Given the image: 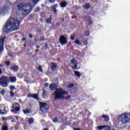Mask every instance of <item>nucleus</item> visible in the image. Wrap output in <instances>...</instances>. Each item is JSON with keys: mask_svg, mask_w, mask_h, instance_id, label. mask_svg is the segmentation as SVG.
<instances>
[{"mask_svg": "<svg viewBox=\"0 0 130 130\" xmlns=\"http://www.w3.org/2000/svg\"><path fill=\"white\" fill-rule=\"evenodd\" d=\"M11 122H16V121H14V120H12Z\"/></svg>", "mask_w": 130, "mask_h": 130, "instance_id": "obj_50", "label": "nucleus"}, {"mask_svg": "<svg viewBox=\"0 0 130 130\" xmlns=\"http://www.w3.org/2000/svg\"><path fill=\"white\" fill-rule=\"evenodd\" d=\"M44 130H48V129L45 128V129H44Z\"/></svg>", "mask_w": 130, "mask_h": 130, "instance_id": "obj_56", "label": "nucleus"}, {"mask_svg": "<svg viewBox=\"0 0 130 130\" xmlns=\"http://www.w3.org/2000/svg\"><path fill=\"white\" fill-rule=\"evenodd\" d=\"M20 107H16L15 108V110L16 112H19L20 111Z\"/></svg>", "mask_w": 130, "mask_h": 130, "instance_id": "obj_22", "label": "nucleus"}, {"mask_svg": "<svg viewBox=\"0 0 130 130\" xmlns=\"http://www.w3.org/2000/svg\"><path fill=\"white\" fill-rule=\"evenodd\" d=\"M31 96H32L33 98H35V99H37V100H38V98L37 94H32V95H31Z\"/></svg>", "mask_w": 130, "mask_h": 130, "instance_id": "obj_25", "label": "nucleus"}, {"mask_svg": "<svg viewBox=\"0 0 130 130\" xmlns=\"http://www.w3.org/2000/svg\"><path fill=\"white\" fill-rule=\"evenodd\" d=\"M49 88L50 90H52V91H54V90H55V89L57 88V86L55 84L53 83L49 85Z\"/></svg>", "mask_w": 130, "mask_h": 130, "instance_id": "obj_12", "label": "nucleus"}, {"mask_svg": "<svg viewBox=\"0 0 130 130\" xmlns=\"http://www.w3.org/2000/svg\"><path fill=\"white\" fill-rule=\"evenodd\" d=\"M61 45H64V44H68V40H67V38L64 36H61L59 40Z\"/></svg>", "mask_w": 130, "mask_h": 130, "instance_id": "obj_9", "label": "nucleus"}, {"mask_svg": "<svg viewBox=\"0 0 130 130\" xmlns=\"http://www.w3.org/2000/svg\"><path fill=\"white\" fill-rule=\"evenodd\" d=\"M13 108H14V107H13Z\"/></svg>", "mask_w": 130, "mask_h": 130, "instance_id": "obj_61", "label": "nucleus"}, {"mask_svg": "<svg viewBox=\"0 0 130 130\" xmlns=\"http://www.w3.org/2000/svg\"><path fill=\"white\" fill-rule=\"evenodd\" d=\"M11 111L14 113H17V112H16L15 110H11Z\"/></svg>", "mask_w": 130, "mask_h": 130, "instance_id": "obj_40", "label": "nucleus"}, {"mask_svg": "<svg viewBox=\"0 0 130 130\" xmlns=\"http://www.w3.org/2000/svg\"><path fill=\"white\" fill-rule=\"evenodd\" d=\"M71 98V95H68L67 96V98H66V100H69V99H70Z\"/></svg>", "mask_w": 130, "mask_h": 130, "instance_id": "obj_38", "label": "nucleus"}, {"mask_svg": "<svg viewBox=\"0 0 130 130\" xmlns=\"http://www.w3.org/2000/svg\"><path fill=\"white\" fill-rule=\"evenodd\" d=\"M22 41H25L26 40V39L25 38H23L22 39Z\"/></svg>", "mask_w": 130, "mask_h": 130, "instance_id": "obj_45", "label": "nucleus"}, {"mask_svg": "<svg viewBox=\"0 0 130 130\" xmlns=\"http://www.w3.org/2000/svg\"><path fill=\"white\" fill-rule=\"evenodd\" d=\"M3 74V72H2V69H0V74Z\"/></svg>", "mask_w": 130, "mask_h": 130, "instance_id": "obj_47", "label": "nucleus"}, {"mask_svg": "<svg viewBox=\"0 0 130 130\" xmlns=\"http://www.w3.org/2000/svg\"><path fill=\"white\" fill-rule=\"evenodd\" d=\"M39 11H40V7H37L35 9V11L36 12H39Z\"/></svg>", "mask_w": 130, "mask_h": 130, "instance_id": "obj_26", "label": "nucleus"}, {"mask_svg": "<svg viewBox=\"0 0 130 130\" xmlns=\"http://www.w3.org/2000/svg\"><path fill=\"white\" fill-rule=\"evenodd\" d=\"M1 114H2V115H4V114H5V112H2Z\"/></svg>", "mask_w": 130, "mask_h": 130, "instance_id": "obj_49", "label": "nucleus"}, {"mask_svg": "<svg viewBox=\"0 0 130 130\" xmlns=\"http://www.w3.org/2000/svg\"><path fill=\"white\" fill-rule=\"evenodd\" d=\"M38 70L39 72H41V73H42L43 72V70L42 69V67L39 66V67L38 69Z\"/></svg>", "mask_w": 130, "mask_h": 130, "instance_id": "obj_23", "label": "nucleus"}, {"mask_svg": "<svg viewBox=\"0 0 130 130\" xmlns=\"http://www.w3.org/2000/svg\"><path fill=\"white\" fill-rule=\"evenodd\" d=\"M5 62H6V65L8 66H10V64H11V62H10V61H6Z\"/></svg>", "mask_w": 130, "mask_h": 130, "instance_id": "obj_35", "label": "nucleus"}, {"mask_svg": "<svg viewBox=\"0 0 130 130\" xmlns=\"http://www.w3.org/2000/svg\"><path fill=\"white\" fill-rule=\"evenodd\" d=\"M40 22H42V21H43V19L42 18H40Z\"/></svg>", "mask_w": 130, "mask_h": 130, "instance_id": "obj_48", "label": "nucleus"}, {"mask_svg": "<svg viewBox=\"0 0 130 130\" xmlns=\"http://www.w3.org/2000/svg\"><path fill=\"white\" fill-rule=\"evenodd\" d=\"M130 120V114L124 113L120 115L117 119L118 123L120 124H125L126 122L129 121Z\"/></svg>", "mask_w": 130, "mask_h": 130, "instance_id": "obj_3", "label": "nucleus"}, {"mask_svg": "<svg viewBox=\"0 0 130 130\" xmlns=\"http://www.w3.org/2000/svg\"><path fill=\"white\" fill-rule=\"evenodd\" d=\"M8 82H9V79L8 76H3L0 78V84L4 88L8 87Z\"/></svg>", "mask_w": 130, "mask_h": 130, "instance_id": "obj_5", "label": "nucleus"}, {"mask_svg": "<svg viewBox=\"0 0 130 130\" xmlns=\"http://www.w3.org/2000/svg\"><path fill=\"white\" fill-rule=\"evenodd\" d=\"M10 90H11V91H14L15 88V86H10Z\"/></svg>", "mask_w": 130, "mask_h": 130, "instance_id": "obj_30", "label": "nucleus"}, {"mask_svg": "<svg viewBox=\"0 0 130 130\" xmlns=\"http://www.w3.org/2000/svg\"><path fill=\"white\" fill-rule=\"evenodd\" d=\"M46 23L47 24H50L51 23V16H50V17L46 20Z\"/></svg>", "mask_w": 130, "mask_h": 130, "instance_id": "obj_19", "label": "nucleus"}, {"mask_svg": "<svg viewBox=\"0 0 130 130\" xmlns=\"http://www.w3.org/2000/svg\"><path fill=\"white\" fill-rule=\"evenodd\" d=\"M98 129L102 130V129H105V130H110V126L108 125H101L97 126Z\"/></svg>", "mask_w": 130, "mask_h": 130, "instance_id": "obj_10", "label": "nucleus"}, {"mask_svg": "<svg viewBox=\"0 0 130 130\" xmlns=\"http://www.w3.org/2000/svg\"><path fill=\"white\" fill-rule=\"evenodd\" d=\"M71 40H75V38L73 36H71Z\"/></svg>", "mask_w": 130, "mask_h": 130, "instance_id": "obj_41", "label": "nucleus"}, {"mask_svg": "<svg viewBox=\"0 0 130 130\" xmlns=\"http://www.w3.org/2000/svg\"><path fill=\"white\" fill-rule=\"evenodd\" d=\"M5 118H5V117L2 118L3 120H4Z\"/></svg>", "mask_w": 130, "mask_h": 130, "instance_id": "obj_55", "label": "nucleus"}, {"mask_svg": "<svg viewBox=\"0 0 130 130\" xmlns=\"http://www.w3.org/2000/svg\"><path fill=\"white\" fill-rule=\"evenodd\" d=\"M9 80L11 83H16L17 81V78L15 76L9 77Z\"/></svg>", "mask_w": 130, "mask_h": 130, "instance_id": "obj_11", "label": "nucleus"}, {"mask_svg": "<svg viewBox=\"0 0 130 130\" xmlns=\"http://www.w3.org/2000/svg\"><path fill=\"white\" fill-rule=\"evenodd\" d=\"M0 93H1V95H4V94H5V93H6V91L5 90H2Z\"/></svg>", "mask_w": 130, "mask_h": 130, "instance_id": "obj_32", "label": "nucleus"}, {"mask_svg": "<svg viewBox=\"0 0 130 130\" xmlns=\"http://www.w3.org/2000/svg\"><path fill=\"white\" fill-rule=\"evenodd\" d=\"M74 74L77 76V77H78V78H80L81 77V74H80V72L79 71H74Z\"/></svg>", "mask_w": 130, "mask_h": 130, "instance_id": "obj_18", "label": "nucleus"}, {"mask_svg": "<svg viewBox=\"0 0 130 130\" xmlns=\"http://www.w3.org/2000/svg\"><path fill=\"white\" fill-rule=\"evenodd\" d=\"M11 9V4L7 3L0 8V14H5L8 10Z\"/></svg>", "mask_w": 130, "mask_h": 130, "instance_id": "obj_6", "label": "nucleus"}, {"mask_svg": "<svg viewBox=\"0 0 130 130\" xmlns=\"http://www.w3.org/2000/svg\"><path fill=\"white\" fill-rule=\"evenodd\" d=\"M56 7H57V5H56Z\"/></svg>", "mask_w": 130, "mask_h": 130, "instance_id": "obj_60", "label": "nucleus"}, {"mask_svg": "<svg viewBox=\"0 0 130 130\" xmlns=\"http://www.w3.org/2000/svg\"><path fill=\"white\" fill-rule=\"evenodd\" d=\"M28 122L30 124H31V123H33L34 122V118L30 117L28 119Z\"/></svg>", "mask_w": 130, "mask_h": 130, "instance_id": "obj_17", "label": "nucleus"}, {"mask_svg": "<svg viewBox=\"0 0 130 130\" xmlns=\"http://www.w3.org/2000/svg\"><path fill=\"white\" fill-rule=\"evenodd\" d=\"M68 94L69 93L66 90H63L61 88H57L56 91L54 92L53 95L55 96L54 99L57 100V99H62L63 95H68Z\"/></svg>", "mask_w": 130, "mask_h": 130, "instance_id": "obj_4", "label": "nucleus"}, {"mask_svg": "<svg viewBox=\"0 0 130 130\" xmlns=\"http://www.w3.org/2000/svg\"><path fill=\"white\" fill-rule=\"evenodd\" d=\"M40 110L44 113H46L48 110V106L45 103L40 102Z\"/></svg>", "mask_w": 130, "mask_h": 130, "instance_id": "obj_7", "label": "nucleus"}, {"mask_svg": "<svg viewBox=\"0 0 130 130\" xmlns=\"http://www.w3.org/2000/svg\"><path fill=\"white\" fill-rule=\"evenodd\" d=\"M3 130H8V127L7 126H4L2 128Z\"/></svg>", "mask_w": 130, "mask_h": 130, "instance_id": "obj_33", "label": "nucleus"}, {"mask_svg": "<svg viewBox=\"0 0 130 130\" xmlns=\"http://www.w3.org/2000/svg\"><path fill=\"white\" fill-rule=\"evenodd\" d=\"M74 42L75 43H76V44H79V45H81V43H80L78 40H76Z\"/></svg>", "mask_w": 130, "mask_h": 130, "instance_id": "obj_27", "label": "nucleus"}, {"mask_svg": "<svg viewBox=\"0 0 130 130\" xmlns=\"http://www.w3.org/2000/svg\"><path fill=\"white\" fill-rule=\"evenodd\" d=\"M74 70H77V63H74Z\"/></svg>", "mask_w": 130, "mask_h": 130, "instance_id": "obj_39", "label": "nucleus"}, {"mask_svg": "<svg viewBox=\"0 0 130 130\" xmlns=\"http://www.w3.org/2000/svg\"><path fill=\"white\" fill-rule=\"evenodd\" d=\"M17 8L18 10H20L22 12V14L24 16H27L29 15L32 10H33V6H30V4H25L24 3H21L18 5Z\"/></svg>", "mask_w": 130, "mask_h": 130, "instance_id": "obj_2", "label": "nucleus"}, {"mask_svg": "<svg viewBox=\"0 0 130 130\" xmlns=\"http://www.w3.org/2000/svg\"><path fill=\"white\" fill-rule=\"evenodd\" d=\"M39 2V0H33V3L34 4H37V3H38Z\"/></svg>", "mask_w": 130, "mask_h": 130, "instance_id": "obj_37", "label": "nucleus"}, {"mask_svg": "<svg viewBox=\"0 0 130 130\" xmlns=\"http://www.w3.org/2000/svg\"><path fill=\"white\" fill-rule=\"evenodd\" d=\"M12 69L13 70V71L14 72H17V71H18L19 70V69L18 68V66L13 67Z\"/></svg>", "mask_w": 130, "mask_h": 130, "instance_id": "obj_20", "label": "nucleus"}, {"mask_svg": "<svg viewBox=\"0 0 130 130\" xmlns=\"http://www.w3.org/2000/svg\"><path fill=\"white\" fill-rule=\"evenodd\" d=\"M15 104H16L17 105H20L18 103H15Z\"/></svg>", "mask_w": 130, "mask_h": 130, "instance_id": "obj_52", "label": "nucleus"}, {"mask_svg": "<svg viewBox=\"0 0 130 130\" xmlns=\"http://www.w3.org/2000/svg\"><path fill=\"white\" fill-rule=\"evenodd\" d=\"M38 51H39V50H38V49H37V50H36V52H38Z\"/></svg>", "mask_w": 130, "mask_h": 130, "instance_id": "obj_53", "label": "nucleus"}, {"mask_svg": "<svg viewBox=\"0 0 130 130\" xmlns=\"http://www.w3.org/2000/svg\"><path fill=\"white\" fill-rule=\"evenodd\" d=\"M8 55L10 57H14V55H13V54L11 53H8Z\"/></svg>", "mask_w": 130, "mask_h": 130, "instance_id": "obj_36", "label": "nucleus"}, {"mask_svg": "<svg viewBox=\"0 0 130 130\" xmlns=\"http://www.w3.org/2000/svg\"><path fill=\"white\" fill-rule=\"evenodd\" d=\"M23 112L24 113V114H28L30 113V110H29V109L27 108L23 110Z\"/></svg>", "mask_w": 130, "mask_h": 130, "instance_id": "obj_15", "label": "nucleus"}, {"mask_svg": "<svg viewBox=\"0 0 130 130\" xmlns=\"http://www.w3.org/2000/svg\"><path fill=\"white\" fill-rule=\"evenodd\" d=\"M51 68L52 71H55L56 70V67H57V64L54 62H52L51 63Z\"/></svg>", "mask_w": 130, "mask_h": 130, "instance_id": "obj_13", "label": "nucleus"}, {"mask_svg": "<svg viewBox=\"0 0 130 130\" xmlns=\"http://www.w3.org/2000/svg\"><path fill=\"white\" fill-rule=\"evenodd\" d=\"M61 8H66L68 6V3L66 2H62L60 4Z\"/></svg>", "mask_w": 130, "mask_h": 130, "instance_id": "obj_14", "label": "nucleus"}, {"mask_svg": "<svg viewBox=\"0 0 130 130\" xmlns=\"http://www.w3.org/2000/svg\"><path fill=\"white\" fill-rule=\"evenodd\" d=\"M58 121V120H57V117H55L54 119L53 120V122H57Z\"/></svg>", "mask_w": 130, "mask_h": 130, "instance_id": "obj_29", "label": "nucleus"}, {"mask_svg": "<svg viewBox=\"0 0 130 130\" xmlns=\"http://www.w3.org/2000/svg\"><path fill=\"white\" fill-rule=\"evenodd\" d=\"M20 22L17 19H15L11 17L8 19L6 25L4 26V30L5 32H11V31H16L19 29Z\"/></svg>", "mask_w": 130, "mask_h": 130, "instance_id": "obj_1", "label": "nucleus"}, {"mask_svg": "<svg viewBox=\"0 0 130 130\" xmlns=\"http://www.w3.org/2000/svg\"><path fill=\"white\" fill-rule=\"evenodd\" d=\"M0 114H2V110L0 111Z\"/></svg>", "mask_w": 130, "mask_h": 130, "instance_id": "obj_57", "label": "nucleus"}, {"mask_svg": "<svg viewBox=\"0 0 130 130\" xmlns=\"http://www.w3.org/2000/svg\"><path fill=\"white\" fill-rule=\"evenodd\" d=\"M5 36L0 37V54L3 53V50H4V43H5Z\"/></svg>", "mask_w": 130, "mask_h": 130, "instance_id": "obj_8", "label": "nucleus"}, {"mask_svg": "<svg viewBox=\"0 0 130 130\" xmlns=\"http://www.w3.org/2000/svg\"><path fill=\"white\" fill-rule=\"evenodd\" d=\"M90 7H91L90 4H86L84 6V9H85V10H88Z\"/></svg>", "mask_w": 130, "mask_h": 130, "instance_id": "obj_21", "label": "nucleus"}, {"mask_svg": "<svg viewBox=\"0 0 130 130\" xmlns=\"http://www.w3.org/2000/svg\"><path fill=\"white\" fill-rule=\"evenodd\" d=\"M45 87H48V83H46L45 84Z\"/></svg>", "mask_w": 130, "mask_h": 130, "instance_id": "obj_43", "label": "nucleus"}, {"mask_svg": "<svg viewBox=\"0 0 130 130\" xmlns=\"http://www.w3.org/2000/svg\"><path fill=\"white\" fill-rule=\"evenodd\" d=\"M74 87V84H70L69 85L68 88H73Z\"/></svg>", "mask_w": 130, "mask_h": 130, "instance_id": "obj_34", "label": "nucleus"}, {"mask_svg": "<svg viewBox=\"0 0 130 130\" xmlns=\"http://www.w3.org/2000/svg\"><path fill=\"white\" fill-rule=\"evenodd\" d=\"M72 68L73 70H75V66H72Z\"/></svg>", "mask_w": 130, "mask_h": 130, "instance_id": "obj_51", "label": "nucleus"}, {"mask_svg": "<svg viewBox=\"0 0 130 130\" xmlns=\"http://www.w3.org/2000/svg\"><path fill=\"white\" fill-rule=\"evenodd\" d=\"M43 93H42V96H46V94H47V92L45 90H43Z\"/></svg>", "mask_w": 130, "mask_h": 130, "instance_id": "obj_24", "label": "nucleus"}, {"mask_svg": "<svg viewBox=\"0 0 130 130\" xmlns=\"http://www.w3.org/2000/svg\"><path fill=\"white\" fill-rule=\"evenodd\" d=\"M74 130H81L80 128H74Z\"/></svg>", "mask_w": 130, "mask_h": 130, "instance_id": "obj_44", "label": "nucleus"}, {"mask_svg": "<svg viewBox=\"0 0 130 130\" xmlns=\"http://www.w3.org/2000/svg\"><path fill=\"white\" fill-rule=\"evenodd\" d=\"M71 63H77V61L75 60V59H73V60H71Z\"/></svg>", "mask_w": 130, "mask_h": 130, "instance_id": "obj_31", "label": "nucleus"}, {"mask_svg": "<svg viewBox=\"0 0 130 130\" xmlns=\"http://www.w3.org/2000/svg\"><path fill=\"white\" fill-rule=\"evenodd\" d=\"M102 117H103L104 118H105V121H109V117L105 115H103L102 116Z\"/></svg>", "mask_w": 130, "mask_h": 130, "instance_id": "obj_16", "label": "nucleus"}, {"mask_svg": "<svg viewBox=\"0 0 130 130\" xmlns=\"http://www.w3.org/2000/svg\"><path fill=\"white\" fill-rule=\"evenodd\" d=\"M29 38H33V37L32 36V35H31V34H30L29 35Z\"/></svg>", "mask_w": 130, "mask_h": 130, "instance_id": "obj_42", "label": "nucleus"}, {"mask_svg": "<svg viewBox=\"0 0 130 130\" xmlns=\"http://www.w3.org/2000/svg\"><path fill=\"white\" fill-rule=\"evenodd\" d=\"M10 94L11 97H14V96L15 95L14 93V92H13V91H10Z\"/></svg>", "mask_w": 130, "mask_h": 130, "instance_id": "obj_28", "label": "nucleus"}, {"mask_svg": "<svg viewBox=\"0 0 130 130\" xmlns=\"http://www.w3.org/2000/svg\"><path fill=\"white\" fill-rule=\"evenodd\" d=\"M0 67H3V65L2 64H0Z\"/></svg>", "mask_w": 130, "mask_h": 130, "instance_id": "obj_59", "label": "nucleus"}, {"mask_svg": "<svg viewBox=\"0 0 130 130\" xmlns=\"http://www.w3.org/2000/svg\"><path fill=\"white\" fill-rule=\"evenodd\" d=\"M54 12L55 13H56V10H54Z\"/></svg>", "mask_w": 130, "mask_h": 130, "instance_id": "obj_58", "label": "nucleus"}, {"mask_svg": "<svg viewBox=\"0 0 130 130\" xmlns=\"http://www.w3.org/2000/svg\"><path fill=\"white\" fill-rule=\"evenodd\" d=\"M40 47H39V46H37V48H40Z\"/></svg>", "mask_w": 130, "mask_h": 130, "instance_id": "obj_54", "label": "nucleus"}, {"mask_svg": "<svg viewBox=\"0 0 130 130\" xmlns=\"http://www.w3.org/2000/svg\"><path fill=\"white\" fill-rule=\"evenodd\" d=\"M18 102H19V103H22V100H19Z\"/></svg>", "mask_w": 130, "mask_h": 130, "instance_id": "obj_46", "label": "nucleus"}]
</instances>
